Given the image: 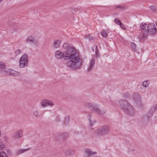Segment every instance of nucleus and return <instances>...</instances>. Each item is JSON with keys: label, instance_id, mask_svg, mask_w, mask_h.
I'll return each instance as SVG.
<instances>
[{"label": "nucleus", "instance_id": "obj_1", "mask_svg": "<svg viewBox=\"0 0 157 157\" xmlns=\"http://www.w3.org/2000/svg\"><path fill=\"white\" fill-rule=\"evenodd\" d=\"M67 66L73 69L80 68L82 65V61L79 55L78 54L69 59L66 63Z\"/></svg>", "mask_w": 157, "mask_h": 157}, {"label": "nucleus", "instance_id": "obj_2", "mask_svg": "<svg viewBox=\"0 0 157 157\" xmlns=\"http://www.w3.org/2000/svg\"><path fill=\"white\" fill-rule=\"evenodd\" d=\"M110 127L109 125L101 126L95 131V133L99 136H103L109 133Z\"/></svg>", "mask_w": 157, "mask_h": 157}, {"label": "nucleus", "instance_id": "obj_3", "mask_svg": "<svg viewBox=\"0 0 157 157\" xmlns=\"http://www.w3.org/2000/svg\"><path fill=\"white\" fill-rule=\"evenodd\" d=\"M78 54L75 48L71 47L65 52V60L70 59Z\"/></svg>", "mask_w": 157, "mask_h": 157}, {"label": "nucleus", "instance_id": "obj_4", "mask_svg": "<svg viewBox=\"0 0 157 157\" xmlns=\"http://www.w3.org/2000/svg\"><path fill=\"white\" fill-rule=\"evenodd\" d=\"M146 26L147 25L145 23H142L140 25L141 29L142 30H144L141 32L140 34L138 36L139 40L141 42H143L145 39L147 37V33L146 29Z\"/></svg>", "mask_w": 157, "mask_h": 157}, {"label": "nucleus", "instance_id": "obj_5", "mask_svg": "<svg viewBox=\"0 0 157 157\" xmlns=\"http://www.w3.org/2000/svg\"><path fill=\"white\" fill-rule=\"evenodd\" d=\"M28 56L26 54H24L21 57L19 61V67L23 68L27 67L28 65Z\"/></svg>", "mask_w": 157, "mask_h": 157}, {"label": "nucleus", "instance_id": "obj_6", "mask_svg": "<svg viewBox=\"0 0 157 157\" xmlns=\"http://www.w3.org/2000/svg\"><path fill=\"white\" fill-rule=\"evenodd\" d=\"M40 105L42 107H45L48 106L52 107L54 105L53 102L49 100H42L40 103Z\"/></svg>", "mask_w": 157, "mask_h": 157}, {"label": "nucleus", "instance_id": "obj_7", "mask_svg": "<svg viewBox=\"0 0 157 157\" xmlns=\"http://www.w3.org/2000/svg\"><path fill=\"white\" fill-rule=\"evenodd\" d=\"M148 32L151 35L155 34L156 33V29L153 23L149 24L147 26Z\"/></svg>", "mask_w": 157, "mask_h": 157}, {"label": "nucleus", "instance_id": "obj_8", "mask_svg": "<svg viewBox=\"0 0 157 157\" xmlns=\"http://www.w3.org/2000/svg\"><path fill=\"white\" fill-rule=\"evenodd\" d=\"M65 52H63L60 50L56 51L55 53V57L57 59L65 60Z\"/></svg>", "mask_w": 157, "mask_h": 157}, {"label": "nucleus", "instance_id": "obj_9", "mask_svg": "<svg viewBox=\"0 0 157 157\" xmlns=\"http://www.w3.org/2000/svg\"><path fill=\"white\" fill-rule=\"evenodd\" d=\"M124 111L127 114L130 116H133L135 113L134 109L131 105H129L128 107L125 109Z\"/></svg>", "mask_w": 157, "mask_h": 157}, {"label": "nucleus", "instance_id": "obj_10", "mask_svg": "<svg viewBox=\"0 0 157 157\" xmlns=\"http://www.w3.org/2000/svg\"><path fill=\"white\" fill-rule=\"evenodd\" d=\"M4 62L0 61V73L3 74H8L9 72Z\"/></svg>", "mask_w": 157, "mask_h": 157}, {"label": "nucleus", "instance_id": "obj_11", "mask_svg": "<svg viewBox=\"0 0 157 157\" xmlns=\"http://www.w3.org/2000/svg\"><path fill=\"white\" fill-rule=\"evenodd\" d=\"M26 43H33L35 46H37L39 44L38 42L36 41L33 37L31 36H28L26 40Z\"/></svg>", "mask_w": 157, "mask_h": 157}, {"label": "nucleus", "instance_id": "obj_12", "mask_svg": "<svg viewBox=\"0 0 157 157\" xmlns=\"http://www.w3.org/2000/svg\"><path fill=\"white\" fill-rule=\"evenodd\" d=\"M119 104L121 107L124 110L130 105V104L127 102V101L125 100L121 99L119 101Z\"/></svg>", "mask_w": 157, "mask_h": 157}, {"label": "nucleus", "instance_id": "obj_13", "mask_svg": "<svg viewBox=\"0 0 157 157\" xmlns=\"http://www.w3.org/2000/svg\"><path fill=\"white\" fill-rule=\"evenodd\" d=\"M95 59L94 57H92L90 61L89 65L88 66L87 71L89 72L92 71L94 67L95 63Z\"/></svg>", "mask_w": 157, "mask_h": 157}, {"label": "nucleus", "instance_id": "obj_14", "mask_svg": "<svg viewBox=\"0 0 157 157\" xmlns=\"http://www.w3.org/2000/svg\"><path fill=\"white\" fill-rule=\"evenodd\" d=\"M134 99L135 102L138 104L141 103L140 97L138 93H135L134 94Z\"/></svg>", "mask_w": 157, "mask_h": 157}, {"label": "nucleus", "instance_id": "obj_15", "mask_svg": "<svg viewBox=\"0 0 157 157\" xmlns=\"http://www.w3.org/2000/svg\"><path fill=\"white\" fill-rule=\"evenodd\" d=\"M61 41L60 40H55L52 44V46L55 48H59L60 45Z\"/></svg>", "mask_w": 157, "mask_h": 157}, {"label": "nucleus", "instance_id": "obj_16", "mask_svg": "<svg viewBox=\"0 0 157 157\" xmlns=\"http://www.w3.org/2000/svg\"><path fill=\"white\" fill-rule=\"evenodd\" d=\"M7 71L9 72L8 74H10L13 76H18L20 74V72L17 71L12 69H9L7 70Z\"/></svg>", "mask_w": 157, "mask_h": 157}, {"label": "nucleus", "instance_id": "obj_17", "mask_svg": "<svg viewBox=\"0 0 157 157\" xmlns=\"http://www.w3.org/2000/svg\"><path fill=\"white\" fill-rule=\"evenodd\" d=\"M85 151L86 155L88 157L92 156L97 154V152H96L93 151L90 149H86Z\"/></svg>", "mask_w": 157, "mask_h": 157}, {"label": "nucleus", "instance_id": "obj_18", "mask_svg": "<svg viewBox=\"0 0 157 157\" xmlns=\"http://www.w3.org/2000/svg\"><path fill=\"white\" fill-rule=\"evenodd\" d=\"M22 135V131H18L14 133L13 137L15 139H18L21 137Z\"/></svg>", "mask_w": 157, "mask_h": 157}, {"label": "nucleus", "instance_id": "obj_19", "mask_svg": "<svg viewBox=\"0 0 157 157\" xmlns=\"http://www.w3.org/2000/svg\"><path fill=\"white\" fill-rule=\"evenodd\" d=\"M74 150L70 149L66 151L65 152V154L67 156H69L74 154Z\"/></svg>", "mask_w": 157, "mask_h": 157}, {"label": "nucleus", "instance_id": "obj_20", "mask_svg": "<svg viewBox=\"0 0 157 157\" xmlns=\"http://www.w3.org/2000/svg\"><path fill=\"white\" fill-rule=\"evenodd\" d=\"M108 32L102 29L101 33V35L102 37L106 38L108 37Z\"/></svg>", "mask_w": 157, "mask_h": 157}, {"label": "nucleus", "instance_id": "obj_21", "mask_svg": "<svg viewBox=\"0 0 157 157\" xmlns=\"http://www.w3.org/2000/svg\"><path fill=\"white\" fill-rule=\"evenodd\" d=\"M31 149V147H29L28 148L24 149H20L17 151V154H21V153H23L26 152V151H28L29 150H30Z\"/></svg>", "mask_w": 157, "mask_h": 157}, {"label": "nucleus", "instance_id": "obj_22", "mask_svg": "<svg viewBox=\"0 0 157 157\" xmlns=\"http://www.w3.org/2000/svg\"><path fill=\"white\" fill-rule=\"evenodd\" d=\"M149 83V81L148 80L144 81L142 84V86L143 87L146 88L148 86Z\"/></svg>", "mask_w": 157, "mask_h": 157}, {"label": "nucleus", "instance_id": "obj_23", "mask_svg": "<svg viewBox=\"0 0 157 157\" xmlns=\"http://www.w3.org/2000/svg\"><path fill=\"white\" fill-rule=\"evenodd\" d=\"M155 110V107L154 106H152L149 110V113L151 114H152L154 113Z\"/></svg>", "mask_w": 157, "mask_h": 157}, {"label": "nucleus", "instance_id": "obj_24", "mask_svg": "<svg viewBox=\"0 0 157 157\" xmlns=\"http://www.w3.org/2000/svg\"><path fill=\"white\" fill-rule=\"evenodd\" d=\"M88 120L91 125H92L96 122V121L93 117L89 119Z\"/></svg>", "mask_w": 157, "mask_h": 157}, {"label": "nucleus", "instance_id": "obj_25", "mask_svg": "<svg viewBox=\"0 0 157 157\" xmlns=\"http://www.w3.org/2000/svg\"><path fill=\"white\" fill-rule=\"evenodd\" d=\"M98 107L99 106L98 105H95L94 106V107L93 108V110L95 112L98 113L99 112V110L100 109L98 108Z\"/></svg>", "mask_w": 157, "mask_h": 157}, {"label": "nucleus", "instance_id": "obj_26", "mask_svg": "<svg viewBox=\"0 0 157 157\" xmlns=\"http://www.w3.org/2000/svg\"><path fill=\"white\" fill-rule=\"evenodd\" d=\"M95 105L94 104L91 103H87L86 104V105L87 107L89 108H92L93 109Z\"/></svg>", "mask_w": 157, "mask_h": 157}, {"label": "nucleus", "instance_id": "obj_27", "mask_svg": "<svg viewBox=\"0 0 157 157\" xmlns=\"http://www.w3.org/2000/svg\"><path fill=\"white\" fill-rule=\"evenodd\" d=\"M106 112V110L105 109H99V112L98 113L99 114H103Z\"/></svg>", "mask_w": 157, "mask_h": 157}, {"label": "nucleus", "instance_id": "obj_28", "mask_svg": "<svg viewBox=\"0 0 157 157\" xmlns=\"http://www.w3.org/2000/svg\"><path fill=\"white\" fill-rule=\"evenodd\" d=\"M63 48L65 49H68L70 47V44L67 43H65L63 45Z\"/></svg>", "mask_w": 157, "mask_h": 157}, {"label": "nucleus", "instance_id": "obj_29", "mask_svg": "<svg viewBox=\"0 0 157 157\" xmlns=\"http://www.w3.org/2000/svg\"><path fill=\"white\" fill-rule=\"evenodd\" d=\"M115 9H124L125 8V7L121 5L115 6H114Z\"/></svg>", "mask_w": 157, "mask_h": 157}, {"label": "nucleus", "instance_id": "obj_30", "mask_svg": "<svg viewBox=\"0 0 157 157\" xmlns=\"http://www.w3.org/2000/svg\"><path fill=\"white\" fill-rule=\"evenodd\" d=\"M33 115L36 117H37L39 115V113L38 110H34L33 113Z\"/></svg>", "mask_w": 157, "mask_h": 157}, {"label": "nucleus", "instance_id": "obj_31", "mask_svg": "<svg viewBox=\"0 0 157 157\" xmlns=\"http://www.w3.org/2000/svg\"><path fill=\"white\" fill-rule=\"evenodd\" d=\"M0 157H8L6 154L4 152H0Z\"/></svg>", "mask_w": 157, "mask_h": 157}, {"label": "nucleus", "instance_id": "obj_32", "mask_svg": "<svg viewBox=\"0 0 157 157\" xmlns=\"http://www.w3.org/2000/svg\"><path fill=\"white\" fill-rule=\"evenodd\" d=\"M135 150V148L133 146H131V147H129L128 149V152H131L132 151H134Z\"/></svg>", "mask_w": 157, "mask_h": 157}, {"label": "nucleus", "instance_id": "obj_33", "mask_svg": "<svg viewBox=\"0 0 157 157\" xmlns=\"http://www.w3.org/2000/svg\"><path fill=\"white\" fill-rule=\"evenodd\" d=\"M114 22L118 25H119L121 23V21L118 19L116 18L114 20Z\"/></svg>", "mask_w": 157, "mask_h": 157}, {"label": "nucleus", "instance_id": "obj_34", "mask_svg": "<svg viewBox=\"0 0 157 157\" xmlns=\"http://www.w3.org/2000/svg\"><path fill=\"white\" fill-rule=\"evenodd\" d=\"M85 38L87 39L90 40H92L93 39V38L92 36H91L90 35H88L85 36Z\"/></svg>", "mask_w": 157, "mask_h": 157}, {"label": "nucleus", "instance_id": "obj_35", "mask_svg": "<svg viewBox=\"0 0 157 157\" xmlns=\"http://www.w3.org/2000/svg\"><path fill=\"white\" fill-rule=\"evenodd\" d=\"M95 57L96 58L99 56V55L98 53V49H96L95 52Z\"/></svg>", "mask_w": 157, "mask_h": 157}, {"label": "nucleus", "instance_id": "obj_36", "mask_svg": "<svg viewBox=\"0 0 157 157\" xmlns=\"http://www.w3.org/2000/svg\"><path fill=\"white\" fill-rule=\"evenodd\" d=\"M131 46L133 49H136V44L134 43H132L131 44Z\"/></svg>", "mask_w": 157, "mask_h": 157}, {"label": "nucleus", "instance_id": "obj_37", "mask_svg": "<svg viewBox=\"0 0 157 157\" xmlns=\"http://www.w3.org/2000/svg\"><path fill=\"white\" fill-rule=\"evenodd\" d=\"M5 147V145L3 144V143L0 142V149L2 150L3 148H4Z\"/></svg>", "mask_w": 157, "mask_h": 157}, {"label": "nucleus", "instance_id": "obj_38", "mask_svg": "<svg viewBox=\"0 0 157 157\" xmlns=\"http://www.w3.org/2000/svg\"><path fill=\"white\" fill-rule=\"evenodd\" d=\"M21 50H17L15 52V53L16 55H17L20 54H21Z\"/></svg>", "mask_w": 157, "mask_h": 157}, {"label": "nucleus", "instance_id": "obj_39", "mask_svg": "<svg viewBox=\"0 0 157 157\" xmlns=\"http://www.w3.org/2000/svg\"><path fill=\"white\" fill-rule=\"evenodd\" d=\"M92 117V113L90 112L89 113L87 116V118L88 119Z\"/></svg>", "mask_w": 157, "mask_h": 157}, {"label": "nucleus", "instance_id": "obj_40", "mask_svg": "<svg viewBox=\"0 0 157 157\" xmlns=\"http://www.w3.org/2000/svg\"><path fill=\"white\" fill-rule=\"evenodd\" d=\"M120 27L123 29L125 30L126 29V28L124 26V25H123V24L121 23L119 25Z\"/></svg>", "mask_w": 157, "mask_h": 157}, {"label": "nucleus", "instance_id": "obj_41", "mask_svg": "<svg viewBox=\"0 0 157 157\" xmlns=\"http://www.w3.org/2000/svg\"><path fill=\"white\" fill-rule=\"evenodd\" d=\"M7 153L8 154H10L11 153V151L10 150H7Z\"/></svg>", "mask_w": 157, "mask_h": 157}, {"label": "nucleus", "instance_id": "obj_42", "mask_svg": "<svg viewBox=\"0 0 157 157\" xmlns=\"http://www.w3.org/2000/svg\"><path fill=\"white\" fill-rule=\"evenodd\" d=\"M155 107V109L157 110V103L154 106Z\"/></svg>", "mask_w": 157, "mask_h": 157}, {"label": "nucleus", "instance_id": "obj_43", "mask_svg": "<svg viewBox=\"0 0 157 157\" xmlns=\"http://www.w3.org/2000/svg\"><path fill=\"white\" fill-rule=\"evenodd\" d=\"M56 121H59V117H57L56 118Z\"/></svg>", "mask_w": 157, "mask_h": 157}, {"label": "nucleus", "instance_id": "obj_44", "mask_svg": "<svg viewBox=\"0 0 157 157\" xmlns=\"http://www.w3.org/2000/svg\"><path fill=\"white\" fill-rule=\"evenodd\" d=\"M97 48H98L97 45H96V47H95V50L96 49H98Z\"/></svg>", "mask_w": 157, "mask_h": 157}, {"label": "nucleus", "instance_id": "obj_45", "mask_svg": "<svg viewBox=\"0 0 157 157\" xmlns=\"http://www.w3.org/2000/svg\"><path fill=\"white\" fill-rule=\"evenodd\" d=\"M91 49H92V51H94V48L93 47H92L91 48Z\"/></svg>", "mask_w": 157, "mask_h": 157}, {"label": "nucleus", "instance_id": "obj_46", "mask_svg": "<svg viewBox=\"0 0 157 157\" xmlns=\"http://www.w3.org/2000/svg\"><path fill=\"white\" fill-rule=\"evenodd\" d=\"M156 25L157 26V20L156 21Z\"/></svg>", "mask_w": 157, "mask_h": 157}, {"label": "nucleus", "instance_id": "obj_47", "mask_svg": "<svg viewBox=\"0 0 157 157\" xmlns=\"http://www.w3.org/2000/svg\"><path fill=\"white\" fill-rule=\"evenodd\" d=\"M2 0H0V2H1Z\"/></svg>", "mask_w": 157, "mask_h": 157}]
</instances>
